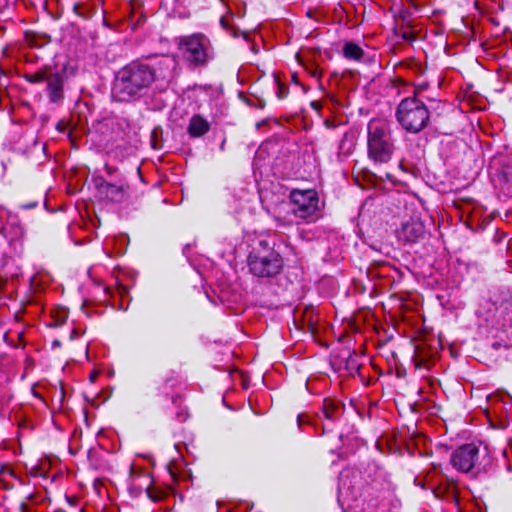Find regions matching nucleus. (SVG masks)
Instances as JSON below:
<instances>
[{"label":"nucleus","instance_id":"nucleus-30","mask_svg":"<svg viewBox=\"0 0 512 512\" xmlns=\"http://www.w3.org/2000/svg\"><path fill=\"white\" fill-rule=\"evenodd\" d=\"M27 499H28V500H31V499H32V494H29V495L27 496Z\"/></svg>","mask_w":512,"mask_h":512},{"label":"nucleus","instance_id":"nucleus-19","mask_svg":"<svg viewBox=\"0 0 512 512\" xmlns=\"http://www.w3.org/2000/svg\"><path fill=\"white\" fill-rule=\"evenodd\" d=\"M309 74H310L312 77L317 78V79L321 78V76H322L321 71H319L317 68H314V69H312L311 71H309Z\"/></svg>","mask_w":512,"mask_h":512},{"label":"nucleus","instance_id":"nucleus-10","mask_svg":"<svg viewBox=\"0 0 512 512\" xmlns=\"http://www.w3.org/2000/svg\"><path fill=\"white\" fill-rule=\"evenodd\" d=\"M97 190L103 198L113 203L123 202L127 197L126 186L112 184L103 179L97 183Z\"/></svg>","mask_w":512,"mask_h":512},{"label":"nucleus","instance_id":"nucleus-29","mask_svg":"<svg viewBox=\"0 0 512 512\" xmlns=\"http://www.w3.org/2000/svg\"><path fill=\"white\" fill-rule=\"evenodd\" d=\"M307 16L312 17V12L310 10L307 12Z\"/></svg>","mask_w":512,"mask_h":512},{"label":"nucleus","instance_id":"nucleus-27","mask_svg":"<svg viewBox=\"0 0 512 512\" xmlns=\"http://www.w3.org/2000/svg\"><path fill=\"white\" fill-rule=\"evenodd\" d=\"M426 479L427 481H430L432 479V472L427 473Z\"/></svg>","mask_w":512,"mask_h":512},{"label":"nucleus","instance_id":"nucleus-3","mask_svg":"<svg viewBox=\"0 0 512 512\" xmlns=\"http://www.w3.org/2000/svg\"><path fill=\"white\" fill-rule=\"evenodd\" d=\"M282 266V257L266 239L259 240L248 256L249 270L257 277H273L281 271Z\"/></svg>","mask_w":512,"mask_h":512},{"label":"nucleus","instance_id":"nucleus-32","mask_svg":"<svg viewBox=\"0 0 512 512\" xmlns=\"http://www.w3.org/2000/svg\"><path fill=\"white\" fill-rule=\"evenodd\" d=\"M438 468H439V467H438V466H436V465H434V467H433V469H434V470H436V469H438Z\"/></svg>","mask_w":512,"mask_h":512},{"label":"nucleus","instance_id":"nucleus-16","mask_svg":"<svg viewBox=\"0 0 512 512\" xmlns=\"http://www.w3.org/2000/svg\"><path fill=\"white\" fill-rule=\"evenodd\" d=\"M370 490H372V488H367V489L365 490V492L363 493L364 501H368V502H369V503H368V506H369V507H374V508H376V507H378V506H379V498H380V496H381V495H380V493H377V495H376L375 499H373V498H371V499H367V498H368V496H370V494H371V493H370Z\"/></svg>","mask_w":512,"mask_h":512},{"label":"nucleus","instance_id":"nucleus-14","mask_svg":"<svg viewBox=\"0 0 512 512\" xmlns=\"http://www.w3.org/2000/svg\"><path fill=\"white\" fill-rule=\"evenodd\" d=\"M343 56L348 60L360 61L364 56L363 49L354 42H346L342 48Z\"/></svg>","mask_w":512,"mask_h":512},{"label":"nucleus","instance_id":"nucleus-5","mask_svg":"<svg viewBox=\"0 0 512 512\" xmlns=\"http://www.w3.org/2000/svg\"><path fill=\"white\" fill-rule=\"evenodd\" d=\"M395 115L400 126L412 134H417L425 129L430 120L427 106L415 96L401 100Z\"/></svg>","mask_w":512,"mask_h":512},{"label":"nucleus","instance_id":"nucleus-21","mask_svg":"<svg viewBox=\"0 0 512 512\" xmlns=\"http://www.w3.org/2000/svg\"><path fill=\"white\" fill-rule=\"evenodd\" d=\"M117 291H118V293H119V295H120L121 297H123V296L127 293V289H126V287H125V286H123V285H118V286H117Z\"/></svg>","mask_w":512,"mask_h":512},{"label":"nucleus","instance_id":"nucleus-9","mask_svg":"<svg viewBox=\"0 0 512 512\" xmlns=\"http://www.w3.org/2000/svg\"><path fill=\"white\" fill-rule=\"evenodd\" d=\"M425 232L424 225L417 219H410L404 222L397 231L399 240L405 243H415L423 237Z\"/></svg>","mask_w":512,"mask_h":512},{"label":"nucleus","instance_id":"nucleus-12","mask_svg":"<svg viewBox=\"0 0 512 512\" xmlns=\"http://www.w3.org/2000/svg\"><path fill=\"white\" fill-rule=\"evenodd\" d=\"M322 415L329 421L336 420L341 414V405L336 400L325 399L322 406Z\"/></svg>","mask_w":512,"mask_h":512},{"label":"nucleus","instance_id":"nucleus-15","mask_svg":"<svg viewBox=\"0 0 512 512\" xmlns=\"http://www.w3.org/2000/svg\"><path fill=\"white\" fill-rule=\"evenodd\" d=\"M50 282L51 277L48 273L38 272L37 274H34V291L36 290V288L44 290L46 287L49 286ZM38 304L42 306V304L34 295V306Z\"/></svg>","mask_w":512,"mask_h":512},{"label":"nucleus","instance_id":"nucleus-25","mask_svg":"<svg viewBox=\"0 0 512 512\" xmlns=\"http://www.w3.org/2000/svg\"><path fill=\"white\" fill-rule=\"evenodd\" d=\"M79 335H80V332L76 328H74L70 334V339L72 340V339L78 337Z\"/></svg>","mask_w":512,"mask_h":512},{"label":"nucleus","instance_id":"nucleus-22","mask_svg":"<svg viewBox=\"0 0 512 512\" xmlns=\"http://www.w3.org/2000/svg\"><path fill=\"white\" fill-rule=\"evenodd\" d=\"M297 422H298V425L301 426L303 423H307L308 420L305 415L300 414V415H298Z\"/></svg>","mask_w":512,"mask_h":512},{"label":"nucleus","instance_id":"nucleus-6","mask_svg":"<svg viewBox=\"0 0 512 512\" xmlns=\"http://www.w3.org/2000/svg\"><path fill=\"white\" fill-rule=\"evenodd\" d=\"M293 205V215L303 222H313L317 219L319 210V197L315 190L294 189L290 193Z\"/></svg>","mask_w":512,"mask_h":512},{"label":"nucleus","instance_id":"nucleus-2","mask_svg":"<svg viewBox=\"0 0 512 512\" xmlns=\"http://www.w3.org/2000/svg\"><path fill=\"white\" fill-rule=\"evenodd\" d=\"M368 157L375 163H388L394 153L391 123L383 118H373L367 125Z\"/></svg>","mask_w":512,"mask_h":512},{"label":"nucleus","instance_id":"nucleus-20","mask_svg":"<svg viewBox=\"0 0 512 512\" xmlns=\"http://www.w3.org/2000/svg\"><path fill=\"white\" fill-rule=\"evenodd\" d=\"M177 382H178V381H177V379H176V378L171 377V378L166 379V381H165V385H166V386H170V387H174V385H175Z\"/></svg>","mask_w":512,"mask_h":512},{"label":"nucleus","instance_id":"nucleus-17","mask_svg":"<svg viewBox=\"0 0 512 512\" xmlns=\"http://www.w3.org/2000/svg\"><path fill=\"white\" fill-rule=\"evenodd\" d=\"M49 465H50L49 462L45 461L44 463L41 464L40 468H37L34 466V472H33L34 478H36L38 476L46 478V467H49Z\"/></svg>","mask_w":512,"mask_h":512},{"label":"nucleus","instance_id":"nucleus-7","mask_svg":"<svg viewBox=\"0 0 512 512\" xmlns=\"http://www.w3.org/2000/svg\"><path fill=\"white\" fill-rule=\"evenodd\" d=\"M481 451L474 444L459 447L451 455V464L459 471L467 473L475 468L480 460Z\"/></svg>","mask_w":512,"mask_h":512},{"label":"nucleus","instance_id":"nucleus-8","mask_svg":"<svg viewBox=\"0 0 512 512\" xmlns=\"http://www.w3.org/2000/svg\"><path fill=\"white\" fill-rule=\"evenodd\" d=\"M63 69L53 72L52 68L46 67L44 71L34 73V83L41 80L47 81V90L51 102H58L63 97Z\"/></svg>","mask_w":512,"mask_h":512},{"label":"nucleus","instance_id":"nucleus-1","mask_svg":"<svg viewBox=\"0 0 512 512\" xmlns=\"http://www.w3.org/2000/svg\"><path fill=\"white\" fill-rule=\"evenodd\" d=\"M156 80L153 67L142 62H131L121 68L115 77L111 97L117 102H130L146 95Z\"/></svg>","mask_w":512,"mask_h":512},{"label":"nucleus","instance_id":"nucleus-23","mask_svg":"<svg viewBox=\"0 0 512 512\" xmlns=\"http://www.w3.org/2000/svg\"><path fill=\"white\" fill-rule=\"evenodd\" d=\"M20 511L21 512H30L29 505L25 502H22L20 505Z\"/></svg>","mask_w":512,"mask_h":512},{"label":"nucleus","instance_id":"nucleus-18","mask_svg":"<svg viewBox=\"0 0 512 512\" xmlns=\"http://www.w3.org/2000/svg\"><path fill=\"white\" fill-rule=\"evenodd\" d=\"M18 347H25L26 342L24 341V334L23 332H18Z\"/></svg>","mask_w":512,"mask_h":512},{"label":"nucleus","instance_id":"nucleus-4","mask_svg":"<svg viewBox=\"0 0 512 512\" xmlns=\"http://www.w3.org/2000/svg\"><path fill=\"white\" fill-rule=\"evenodd\" d=\"M182 59L192 67H202L214 58L210 39L203 33L179 36L175 39Z\"/></svg>","mask_w":512,"mask_h":512},{"label":"nucleus","instance_id":"nucleus-28","mask_svg":"<svg viewBox=\"0 0 512 512\" xmlns=\"http://www.w3.org/2000/svg\"><path fill=\"white\" fill-rule=\"evenodd\" d=\"M33 396H34V397H38L40 400H42V398H41V397L38 395V393H37V392H35V391H34V393H33Z\"/></svg>","mask_w":512,"mask_h":512},{"label":"nucleus","instance_id":"nucleus-31","mask_svg":"<svg viewBox=\"0 0 512 512\" xmlns=\"http://www.w3.org/2000/svg\"><path fill=\"white\" fill-rule=\"evenodd\" d=\"M53 345H59V342L56 340L54 341Z\"/></svg>","mask_w":512,"mask_h":512},{"label":"nucleus","instance_id":"nucleus-26","mask_svg":"<svg viewBox=\"0 0 512 512\" xmlns=\"http://www.w3.org/2000/svg\"><path fill=\"white\" fill-rule=\"evenodd\" d=\"M403 38L406 39V40H413L414 37L411 33H404L403 34Z\"/></svg>","mask_w":512,"mask_h":512},{"label":"nucleus","instance_id":"nucleus-13","mask_svg":"<svg viewBox=\"0 0 512 512\" xmlns=\"http://www.w3.org/2000/svg\"><path fill=\"white\" fill-rule=\"evenodd\" d=\"M50 321L45 322L46 326L54 327L60 326L65 323L68 318V311L65 307L55 306L50 308L49 311Z\"/></svg>","mask_w":512,"mask_h":512},{"label":"nucleus","instance_id":"nucleus-24","mask_svg":"<svg viewBox=\"0 0 512 512\" xmlns=\"http://www.w3.org/2000/svg\"><path fill=\"white\" fill-rule=\"evenodd\" d=\"M285 95H286V92L284 91V87H283V86H281V85H279V93H278V97H279L280 99H282V98H284V97H285Z\"/></svg>","mask_w":512,"mask_h":512},{"label":"nucleus","instance_id":"nucleus-11","mask_svg":"<svg viewBox=\"0 0 512 512\" xmlns=\"http://www.w3.org/2000/svg\"><path fill=\"white\" fill-rule=\"evenodd\" d=\"M210 129L209 122L200 115H194L187 127V131L191 137H201Z\"/></svg>","mask_w":512,"mask_h":512}]
</instances>
